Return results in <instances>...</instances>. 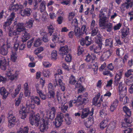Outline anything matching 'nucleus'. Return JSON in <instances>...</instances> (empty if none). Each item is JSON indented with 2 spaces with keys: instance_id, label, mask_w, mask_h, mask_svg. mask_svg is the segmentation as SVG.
I'll return each instance as SVG.
<instances>
[{
  "instance_id": "f257e3e1",
  "label": "nucleus",
  "mask_w": 133,
  "mask_h": 133,
  "mask_svg": "<svg viewBox=\"0 0 133 133\" xmlns=\"http://www.w3.org/2000/svg\"><path fill=\"white\" fill-rule=\"evenodd\" d=\"M123 109L125 114V117L123 121L122 122L121 125L122 127L127 128L130 126V124L132 121L131 117V112L130 110L127 106L123 107Z\"/></svg>"
},
{
  "instance_id": "f03ea898",
  "label": "nucleus",
  "mask_w": 133,
  "mask_h": 133,
  "mask_svg": "<svg viewBox=\"0 0 133 133\" xmlns=\"http://www.w3.org/2000/svg\"><path fill=\"white\" fill-rule=\"evenodd\" d=\"M96 58V56L94 54L90 55L89 54L86 57L85 60L88 62H89L91 61L92 64L88 66L89 69H93L94 73L96 74L97 73V71L98 70V66L97 63L96 62H95V60Z\"/></svg>"
},
{
  "instance_id": "7ed1b4c3",
  "label": "nucleus",
  "mask_w": 133,
  "mask_h": 133,
  "mask_svg": "<svg viewBox=\"0 0 133 133\" xmlns=\"http://www.w3.org/2000/svg\"><path fill=\"white\" fill-rule=\"evenodd\" d=\"M75 35L77 36L79 39L80 43L81 46H79L77 49V54L78 55H81L83 52V33L80 32V29L78 28H76L75 30Z\"/></svg>"
},
{
  "instance_id": "20e7f679",
  "label": "nucleus",
  "mask_w": 133,
  "mask_h": 133,
  "mask_svg": "<svg viewBox=\"0 0 133 133\" xmlns=\"http://www.w3.org/2000/svg\"><path fill=\"white\" fill-rule=\"evenodd\" d=\"M32 102L29 100H28L26 102V108L25 107L23 106L22 108V110L19 111L20 116H21L22 119H24L26 116L27 110L30 108L32 109H34L35 107V104H32Z\"/></svg>"
},
{
  "instance_id": "39448f33",
  "label": "nucleus",
  "mask_w": 133,
  "mask_h": 133,
  "mask_svg": "<svg viewBox=\"0 0 133 133\" xmlns=\"http://www.w3.org/2000/svg\"><path fill=\"white\" fill-rule=\"evenodd\" d=\"M118 92L119 96V100L122 101L123 98L127 94V87L121 82L119 84L118 87Z\"/></svg>"
},
{
  "instance_id": "423d86ee",
  "label": "nucleus",
  "mask_w": 133,
  "mask_h": 133,
  "mask_svg": "<svg viewBox=\"0 0 133 133\" xmlns=\"http://www.w3.org/2000/svg\"><path fill=\"white\" fill-rule=\"evenodd\" d=\"M15 17V14L14 12H13L11 13L9 16L8 17L6 21L3 24V28L4 31H6V28L8 29L9 28L10 25Z\"/></svg>"
},
{
  "instance_id": "0eeeda50",
  "label": "nucleus",
  "mask_w": 133,
  "mask_h": 133,
  "mask_svg": "<svg viewBox=\"0 0 133 133\" xmlns=\"http://www.w3.org/2000/svg\"><path fill=\"white\" fill-rule=\"evenodd\" d=\"M40 115L39 114H37L34 116H30L29 118V121L30 123L32 125H34L37 127L39 123V120L40 119Z\"/></svg>"
},
{
  "instance_id": "6e6552de",
  "label": "nucleus",
  "mask_w": 133,
  "mask_h": 133,
  "mask_svg": "<svg viewBox=\"0 0 133 133\" xmlns=\"http://www.w3.org/2000/svg\"><path fill=\"white\" fill-rule=\"evenodd\" d=\"M14 114V113L10 111L9 112L8 115L9 122L8 126L10 128L14 127L15 124L16 122H17V120Z\"/></svg>"
},
{
  "instance_id": "1a4fd4ad",
  "label": "nucleus",
  "mask_w": 133,
  "mask_h": 133,
  "mask_svg": "<svg viewBox=\"0 0 133 133\" xmlns=\"http://www.w3.org/2000/svg\"><path fill=\"white\" fill-rule=\"evenodd\" d=\"M133 6V0H125L124 3L120 7L121 10L124 11L129 8H131Z\"/></svg>"
},
{
  "instance_id": "9d476101",
  "label": "nucleus",
  "mask_w": 133,
  "mask_h": 133,
  "mask_svg": "<svg viewBox=\"0 0 133 133\" xmlns=\"http://www.w3.org/2000/svg\"><path fill=\"white\" fill-rule=\"evenodd\" d=\"M10 47V43L8 40L6 41V44H3L1 46L0 54L4 56L6 55L8 52V49Z\"/></svg>"
},
{
  "instance_id": "9b49d317",
  "label": "nucleus",
  "mask_w": 133,
  "mask_h": 133,
  "mask_svg": "<svg viewBox=\"0 0 133 133\" xmlns=\"http://www.w3.org/2000/svg\"><path fill=\"white\" fill-rule=\"evenodd\" d=\"M99 25L102 29L108 32H111L113 29L112 24L110 23H107L106 22L99 24Z\"/></svg>"
},
{
  "instance_id": "f8f14e48",
  "label": "nucleus",
  "mask_w": 133,
  "mask_h": 133,
  "mask_svg": "<svg viewBox=\"0 0 133 133\" xmlns=\"http://www.w3.org/2000/svg\"><path fill=\"white\" fill-rule=\"evenodd\" d=\"M113 53V50L108 49L104 52L101 57V59L103 61H105L109 58Z\"/></svg>"
},
{
  "instance_id": "ddd939ff",
  "label": "nucleus",
  "mask_w": 133,
  "mask_h": 133,
  "mask_svg": "<svg viewBox=\"0 0 133 133\" xmlns=\"http://www.w3.org/2000/svg\"><path fill=\"white\" fill-rule=\"evenodd\" d=\"M102 45L101 44H96V45H91L89 49L91 51L93 50L94 52L96 54L100 53L102 48Z\"/></svg>"
},
{
  "instance_id": "4468645a",
  "label": "nucleus",
  "mask_w": 133,
  "mask_h": 133,
  "mask_svg": "<svg viewBox=\"0 0 133 133\" xmlns=\"http://www.w3.org/2000/svg\"><path fill=\"white\" fill-rule=\"evenodd\" d=\"M41 120L42 121L43 123L40 125V131L42 132L48 129V125L49 122L48 121H47V119L46 120V118L45 120H44L43 118H42Z\"/></svg>"
},
{
  "instance_id": "2eb2a0df",
  "label": "nucleus",
  "mask_w": 133,
  "mask_h": 133,
  "mask_svg": "<svg viewBox=\"0 0 133 133\" xmlns=\"http://www.w3.org/2000/svg\"><path fill=\"white\" fill-rule=\"evenodd\" d=\"M83 79V77H80L77 83L75 85L76 88H79L78 90V92L79 93L82 92L83 90V87L82 85Z\"/></svg>"
},
{
  "instance_id": "dca6fc26",
  "label": "nucleus",
  "mask_w": 133,
  "mask_h": 133,
  "mask_svg": "<svg viewBox=\"0 0 133 133\" xmlns=\"http://www.w3.org/2000/svg\"><path fill=\"white\" fill-rule=\"evenodd\" d=\"M116 127V124L114 123L111 122L107 126L105 133H112Z\"/></svg>"
},
{
  "instance_id": "f3484780",
  "label": "nucleus",
  "mask_w": 133,
  "mask_h": 133,
  "mask_svg": "<svg viewBox=\"0 0 133 133\" xmlns=\"http://www.w3.org/2000/svg\"><path fill=\"white\" fill-rule=\"evenodd\" d=\"M69 51L68 47L65 45L64 46L61 47L59 51V53L61 55L63 56L64 55H66Z\"/></svg>"
},
{
  "instance_id": "a211bd4d",
  "label": "nucleus",
  "mask_w": 133,
  "mask_h": 133,
  "mask_svg": "<svg viewBox=\"0 0 133 133\" xmlns=\"http://www.w3.org/2000/svg\"><path fill=\"white\" fill-rule=\"evenodd\" d=\"M100 94L99 93L93 98L92 101L93 105L96 106H97L98 107H99L100 106L101 103H100V102H98V101L100 97Z\"/></svg>"
},
{
  "instance_id": "6ab92c4d",
  "label": "nucleus",
  "mask_w": 133,
  "mask_h": 133,
  "mask_svg": "<svg viewBox=\"0 0 133 133\" xmlns=\"http://www.w3.org/2000/svg\"><path fill=\"white\" fill-rule=\"evenodd\" d=\"M94 109L92 108L91 111L87 108L84 109V118L87 117L89 115H93L94 114Z\"/></svg>"
},
{
  "instance_id": "aec40b11",
  "label": "nucleus",
  "mask_w": 133,
  "mask_h": 133,
  "mask_svg": "<svg viewBox=\"0 0 133 133\" xmlns=\"http://www.w3.org/2000/svg\"><path fill=\"white\" fill-rule=\"evenodd\" d=\"M99 25L106 22L107 17L105 14L103 12H101L99 15Z\"/></svg>"
},
{
  "instance_id": "412c9836",
  "label": "nucleus",
  "mask_w": 133,
  "mask_h": 133,
  "mask_svg": "<svg viewBox=\"0 0 133 133\" xmlns=\"http://www.w3.org/2000/svg\"><path fill=\"white\" fill-rule=\"evenodd\" d=\"M0 94L2 96L3 98L5 99L8 95V92L6 88L2 87L0 88Z\"/></svg>"
},
{
  "instance_id": "4be33fe9",
  "label": "nucleus",
  "mask_w": 133,
  "mask_h": 133,
  "mask_svg": "<svg viewBox=\"0 0 133 133\" xmlns=\"http://www.w3.org/2000/svg\"><path fill=\"white\" fill-rule=\"evenodd\" d=\"M76 102V104L75 105L76 107H78L81 105L83 104V96L82 95H79L77 97V99L75 100Z\"/></svg>"
},
{
  "instance_id": "5701e85b",
  "label": "nucleus",
  "mask_w": 133,
  "mask_h": 133,
  "mask_svg": "<svg viewBox=\"0 0 133 133\" xmlns=\"http://www.w3.org/2000/svg\"><path fill=\"white\" fill-rule=\"evenodd\" d=\"M32 13V11L31 9L26 8L23 11V12L21 14V15L22 16H29Z\"/></svg>"
},
{
  "instance_id": "b1692460",
  "label": "nucleus",
  "mask_w": 133,
  "mask_h": 133,
  "mask_svg": "<svg viewBox=\"0 0 133 133\" xmlns=\"http://www.w3.org/2000/svg\"><path fill=\"white\" fill-rule=\"evenodd\" d=\"M19 46V50H22L25 48V45L23 43H21L20 44L17 42L15 43L14 46V49L15 51H17L18 48Z\"/></svg>"
},
{
  "instance_id": "393cba45",
  "label": "nucleus",
  "mask_w": 133,
  "mask_h": 133,
  "mask_svg": "<svg viewBox=\"0 0 133 133\" xmlns=\"http://www.w3.org/2000/svg\"><path fill=\"white\" fill-rule=\"evenodd\" d=\"M94 40L96 44L102 45V36L99 33L96 35Z\"/></svg>"
},
{
  "instance_id": "a878e982",
  "label": "nucleus",
  "mask_w": 133,
  "mask_h": 133,
  "mask_svg": "<svg viewBox=\"0 0 133 133\" xmlns=\"http://www.w3.org/2000/svg\"><path fill=\"white\" fill-rule=\"evenodd\" d=\"M122 38H123L128 35L129 33V29L128 28H123L121 29Z\"/></svg>"
},
{
  "instance_id": "bb28decb",
  "label": "nucleus",
  "mask_w": 133,
  "mask_h": 133,
  "mask_svg": "<svg viewBox=\"0 0 133 133\" xmlns=\"http://www.w3.org/2000/svg\"><path fill=\"white\" fill-rule=\"evenodd\" d=\"M123 70L122 69H120L118 71V73L116 74L115 78L114 79L117 81H120L121 78L122 77Z\"/></svg>"
},
{
  "instance_id": "cd10ccee",
  "label": "nucleus",
  "mask_w": 133,
  "mask_h": 133,
  "mask_svg": "<svg viewBox=\"0 0 133 133\" xmlns=\"http://www.w3.org/2000/svg\"><path fill=\"white\" fill-rule=\"evenodd\" d=\"M8 64L5 60L4 59L3 61L0 60V68L3 70H5L6 68V66Z\"/></svg>"
},
{
  "instance_id": "c85d7f7f",
  "label": "nucleus",
  "mask_w": 133,
  "mask_h": 133,
  "mask_svg": "<svg viewBox=\"0 0 133 133\" xmlns=\"http://www.w3.org/2000/svg\"><path fill=\"white\" fill-rule=\"evenodd\" d=\"M24 23H19L17 24L16 25L17 29L16 30H17L19 34V32L23 31L24 29Z\"/></svg>"
},
{
  "instance_id": "c756f323",
  "label": "nucleus",
  "mask_w": 133,
  "mask_h": 133,
  "mask_svg": "<svg viewBox=\"0 0 133 133\" xmlns=\"http://www.w3.org/2000/svg\"><path fill=\"white\" fill-rule=\"evenodd\" d=\"M52 37L51 40L52 41L55 43H57L59 41V37L58 36L59 35H57L56 33H54Z\"/></svg>"
},
{
  "instance_id": "7c9ffc66",
  "label": "nucleus",
  "mask_w": 133,
  "mask_h": 133,
  "mask_svg": "<svg viewBox=\"0 0 133 133\" xmlns=\"http://www.w3.org/2000/svg\"><path fill=\"white\" fill-rule=\"evenodd\" d=\"M23 32L24 35L23 36L22 41L23 42H25L30 38V36L27 31H25Z\"/></svg>"
},
{
  "instance_id": "2f4dec72",
  "label": "nucleus",
  "mask_w": 133,
  "mask_h": 133,
  "mask_svg": "<svg viewBox=\"0 0 133 133\" xmlns=\"http://www.w3.org/2000/svg\"><path fill=\"white\" fill-rule=\"evenodd\" d=\"M109 121L108 119L107 118L103 120L100 123V128L101 129H103L107 125V123Z\"/></svg>"
},
{
  "instance_id": "473e14b6",
  "label": "nucleus",
  "mask_w": 133,
  "mask_h": 133,
  "mask_svg": "<svg viewBox=\"0 0 133 133\" xmlns=\"http://www.w3.org/2000/svg\"><path fill=\"white\" fill-rule=\"evenodd\" d=\"M105 45L109 46L110 48L113 47V40L111 38L107 39L105 40Z\"/></svg>"
},
{
  "instance_id": "72a5a7b5",
  "label": "nucleus",
  "mask_w": 133,
  "mask_h": 133,
  "mask_svg": "<svg viewBox=\"0 0 133 133\" xmlns=\"http://www.w3.org/2000/svg\"><path fill=\"white\" fill-rule=\"evenodd\" d=\"M34 20L32 18H31L27 21L25 24L26 27L28 28H30L32 27Z\"/></svg>"
},
{
  "instance_id": "f704fd0d",
  "label": "nucleus",
  "mask_w": 133,
  "mask_h": 133,
  "mask_svg": "<svg viewBox=\"0 0 133 133\" xmlns=\"http://www.w3.org/2000/svg\"><path fill=\"white\" fill-rule=\"evenodd\" d=\"M63 80L59 78L57 79V81L58 84V85H59L61 87V89L63 91H64L65 90V84L62 82Z\"/></svg>"
},
{
  "instance_id": "c9c22d12",
  "label": "nucleus",
  "mask_w": 133,
  "mask_h": 133,
  "mask_svg": "<svg viewBox=\"0 0 133 133\" xmlns=\"http://www.w3.org/2000/svg\"><path fill=\"white\" fill-rule=\"evenodd\" d=\"M29 128L28 126L24 127L23 128H20L17 133H28Z\"/></svg>"
},
{
  "instance_id": "e433bc0d",
  "label": "nucleus",
  "mask_w": 133,
  "mask_h": 133,
  "mask_svg": "<svg viewBox=\"0 0 133 133\" xmlns=\"http://www.w3.org/2000/svg\"><path fill=\"white\" fill-rule=\"evenodd\" d=\"M55 115L54 114H53L50 111L47 112L46 114V116L44 120H45V118L47 121H48L49 122V119H50L51 120H53L55 117Z\"/></svg>"
},
{
  "instance_id": "4c0bfd02",
  "label": "nucleus",
  "mask_w": 133,
  "mask_h": 133,
  "mask_svg": "<svg viewBox=\"0 0 133 133\" xmlns=\"http://www.w3.org/2000/svg\"><path fill=\"white\" fill-rule=\"evenodd\" d=\"M91 43V40L89 38V37L86 36L85 38V39H84V45H85L86 46H88L90 45Z\"/></svg>"
},
{
  "instance_id": "58836bf2",
  "label": "nucleus",
  "mask_w": 133,
  "mask_h": 133,
  "mask_svg": "<svg viewBox=\"0 0 133 133\" xmlns=\"http://www.w3.org/2000/svg\"><path fill=\"white\" fill-rule=\"evenodd\" d=\"M47 28L48 30V34L50 36H51L55 30L54 26L52 24H50V25L47 26Z\"/></svg>"
},
{
  "instance_id": "ea45409f",
  "label": "nucleus",
  "mask_w": 133,
  "mask_h": 133,
  "mask_svg": "<svg viewBox=\"0 0 133 133\" xmlns=\"http://www.w3.org/2000/svg\"><path fill=\"white\" fill-rule=\"evenodd\" d=\"M91 36H94L97 35L99 33V32L97 27L91 28Z\"/></svg>"
},
{
  "instance_id": "a19ab883",
  "label": "nucleus",
  "mask_w": 133,
  "mask_h": 133,
  "mask_svg": "<svg viewBox=\"0 0 133 133\" xmlns=\"http://www.w3.org/2000/svg\"><path fill=\"white\" fill-rule=\"evenodd\" d=\"M71 119L69 117V114L66 113L65 115V123L68 125L71 124Z\"/></svg>"
},
{
  "instance_id": "79ce46f5",
  "label": "nucleus",
  "mask_w": 133,
  "mask_h": 133,
  "mask_svg": "<svg viewBox=\"0 0 133 133\" xmlns=\"http://www.w3.org/2000/svg\"><path fill=\"white\" fill-rule=\"evenodd\" d=\"M46 3L45 1H43L41 3L39 6V8L40 9V12H43L45 9Z\"/></svg>"
},
{
  "instance_id": "37998d69",
  "label": "nucleus",
  "mask_w": 133,
  "mask_h": 133,
  "mask_svg": "<svg viewBox=\"0 0 133 133\" xmlns=\"http://www.w3.org/2000/svg\"><path fill=\"white\" fill-rule=\"evenodd\" d=\"M41 98L42 100H45L47 98L46 94H44V92L42 90L39 91L37 93Z\"/></svg>"
},
{
  "instance_id": "c03bdc74",
  "label": "nucleus",
  "mask_w": 133,
  "mask_h": 133,
  "mask_svg": "<svg viewBox=\"0 0 133 133\" xmlns=\"http://www.w3.org/2000/svg\"><path fill=\"white\" fill-rule=\"evenodd\" d=\"M11 57L12 61L15 62L17 59V56L15 52L12 51L11 54Z\"/></svg>"
},
{
  "instance_id": "a18cd8bd",
  "label": "nucleus",
  "mask_w": 133,
  "mask_h": 133,
  "mask_svg": "<svg viewBox=\"0 0 133 133\" xmlns=\"http://www.w3.org/2000/svg\"><path fill=\"white\" fill-rule=\"evenodd\" d=\"M64 118V114L61 112H58L57 114L56 119L63 121Z\"/></svg>"
},
{
  "instance_id": "49530a36",
  "label": "nucleus",
  "mask_w": 133,
  "mask_h": 133,
  "mask_svg": "<svg viewBox=\"0 0 133 133\" xmlns=\"http://www.w3.org/2000/svg\"><path fill=\"white\" fill-rule=\"evenodd\" d=\"M84 105H85L89 101V98L88 97V94L87 92L84 94Z\"/></svg>"
},
{
  "instance_id": "de8ad7c7",
  "label": "nucleus",
  "mask_w": 133,
  "mask_h": 133,
  "mask_svg": "<svg viewBox=\"0 0 133 133\" xmlns=\"http://www.w3.org/2000/svg\"><path fill=\"white\" fill-rule=\"evenodd\" d=\"M103 74L104 75L109 76L110 77H112L113 76L112 73L110 72V71H109L108 70L106 69L103 72Z\"/></svg>"
},
{
  "instance_id": "09e8293b",
  "label": "nucleus",
  "mask_w": 133,
  "mask_h": 133,
  "mask_svg": "<svg viewBox=\"0 0 133 133\" xmlns=\"http://www.w3.org/2000/svg\"><path fill=\"white\" fill-rule=\"evenodd\" d=\"M33 101L34 103L38 105H40L41 104V100L38 96H36L33 98Z\"/></svg>"
},
{
  "instance_id": "8fccbe9b",
  "label": "nucleus",
  "mask_w": 133,
  "mask_h": 133,
  "mask_svg": "<svg viewBox=\"0 0 133 133\" xmlns=\"http://www.w3.org/2000/svg\"><path fill=\"white\" fill-rule=\"evenodd\" d=\"M76 81L75 79V77L72 75H71L69 79V82L70 84L74 85L76 83Z\"/></svg>"
},
{
  "instance_id": "3c124183",
  "label": "nucleus",
  "mask_w": 133,
  "mask_h": 133,
  "mask_svg": "<svg viewBox=\"0 0 133 133\" xmlns=\"http://www.w3.org/2000/svg\"><path fill=\"white\" fill-rule=\"evenodd\" d=\"M49 94L48 98L52 99H55V93L54 91H48Z\"/></svg>"
},
{
  "instance_id": "603ef678",
  "label": "nucleus",
  "mask_w": 133,
  "mask_h": 133,
  "mask_svg": "<svg viewBox=\"0 0 133 133\" xmlns=\"http://www.w3.org/2000/svg\"><path fill=\"white\" fill-rule=\"evenodd\" d=\"M68 108V105L67 103H65L63 105H62L61 108L62 111L63 112L65 113L67 110Z\"/></svg>"
},
{
  "instance_id": "864d4df0",
  "label": "nucleus",
  "mask_w": 133,
  "mask_h": 133,
  "mask_svg": "<svg viewBox=\"0 0 133 133\" xmlns=\"http://www.w3.org/2000/svg\"><path fill=\"white\" fill-rule=\"evenodd\" d=\"M115 39L117 45H121L123 44V42H121L120 39V37H119L118 36L115 37Z\"/></svg>"
},
{
  "instance_id": "5fc2aeb1",
  "label": "nucleus",
  "mask_w": 133,
  "mask_h": 133,
  "mask_svg": "<svg viewBox=\"0 0 133 133\" xmlns=\"http://www.w3.org/2000/svg\"><path fill=\"white\" fill-rule=\"evenodd\" d=\"M57 52L56 50L52 51L51 54V59L54 60H56L57 59Z\"/></svg>"
},
{
  "instance_id": "6e6d98bb",
  "label": "nucleus",
  "mask_w": 133,
  "mask_h": 133,
  "mask_svg": "<svg viewBox=\"0 0 133 133\" xmlns=\"http://www.w3.org/2000/svg\"><path fill=\"white\" fill-rule=\"evenodd\" d=\"M58 42L60 45L64 44L65 43V36H61Z\"/></svg>"
},
{
  "instance_id": "4d7b16f0",
  "label": "nucleus",
  "mask_w": 133,
  "mask_h": 133,
  "mask_svg": "<svg viewBox=\"0 0 133 133\" xmlns=\"http://www.w3.org/2000/svg\"><path fill=\"white\" fill-rule=\"evenodd\" d=\"M9 77H10L9 78L12 81L14 80L16 81L18 78V75L17 73H15V74L9 76Z\"/></svg>"
},
{
  "instance_id": "13d9d810",
  "label": "nucleus",
  "mask_w": 133,
  "mask_h": 133,
  "mask_svg": "<svg viewBox=\"0 0 133 133\" xmlns=\"http://www.w3.org/2000/svg\"><path fill=\"white\" fill-rule=\"evenodd\" d=\"M133 75V69H130L128 70L127 72L125 74V76L128 77L131 75Z\"/></svg>"
},
{
  "instance_id": "bf43d9fd",
  "label": "nucleus",
  "mask_w": 133,
  "mask_h": 133,
  "mask_svg": "<svg viewBox=\"0 0 133 133\" xmlns=\"http://www.w3.org/2000/svg\"><path fill=\"white\" fill-rule=\"evenodd\" d=\"M43 74L44 77H48L50 75V73L49 71L47 70H44L43 72Z\"/></svg>"
},
{
  "instance_id": "052dcab7",
  "label": "nucleus",
  "mask_w": 133,
  "mask_h": 133,
  "mask_svg": "<svg viewBox=\"0 0 133 133\" xmlns=\"http://www.w3.org/2000/svg\"><path fill=\"white\" fill-rule=\"evenodd\" d=\"M41 44V40L39 38L36 40L34 42V46L35 47H37L39 46Z\"/></svg>"
},
{
  "instance_id": "680f3d73",
  "label": "nucleus",
  "mask_w": 133,
  "mask_h": 133,
  "mask_svg": "<svg viewBox=\"0 0 133 133\" xmlns=\"http://www.w3.org/2000/svg\"><path fill=\"white\" fill-rule=\"evenodd\" d=\"M63 121L56 119L55 124L56 127H59L62 124Z\"/></svg>"
},
{
  "instance_id": "e2e57ef3",
  "label": "nucleus",
  "mask_w": 133,
  "mask_h": 133,
  "mask_svg": "<svg viewBox=\"0 0 133 133\" xmlns=\"http://www.w3.org/2000/svg\"><path fill=\"white\" fill-rule=\"evenodd\" d=\"M19 34L18 32L16 30L14 31L13 32H9L8 34L9 36L10 37H13L14 36H16Z\"/></svg>"
},
{
  "instance_id": "0e129e2a",
  "label": "nucleus",
  "mask_w": 133,
  "mask_h": 133,
  "mask_svg": "<svg viewBox=\"0 0 133 133\" xmlns=\"http://www.w3.org/2000/svg\"><path fill=\"white\" fill-rule=\"evenodd\" d=\"M19 9V5L16 4L12 5L10 8V10L15 11H16Z\"/></svg>"
},
{
  "instance_id": "69168bd1",
  "label": "nucleus",
  "mask_w": 133,
  "mask_h": 133,
  "mask_svg": "<svg viewBox=\"0 0 133 133\" xmlns=\"http://www.w3.org/2000/svg\"><path fill=\"white\" fill-rule=\"evenodd\" d=\"M56 96L57 97L58 101L59 102H61V101H62L61 97V93L59 91H56Z\"/></svg>"
},
{
  "instance_id": "338daca9",
  "label": "nucleus",
  "mask_w": 133,
  "mask_h": 133,
  "mask_svg": "<svg viewBox=\"0 0 133 133\" xmlns=\"http://www.w3.org/2000/svg\"><path fill=\"white\" fill-rule=\"evenodd\" d=\"M48 91H54V87L53 85L51 83H50L48 84Z\"/></svg>"
},
{
  "instance_id": "774afa93",
  "label": "nucleus",
  "mask_w": 133,
  "mask_h": 133,
  "mask_svg": "<svg viewBox=\"0 0 133 133\" xmlns=\"http://www.w3.org/2000/svg\"><path fill=\"white\" fill-rule=\"evenodd\" d=\"M71 0H62V2L61 3L63 5H69L70 4Z\"/></svg>"
}]
</instances>
